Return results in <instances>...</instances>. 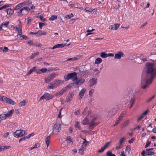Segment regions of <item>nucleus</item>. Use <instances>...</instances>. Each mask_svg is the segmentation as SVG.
I'll return each mask as SVG.
<instances>
[{"label":"nucleus","mask_w":156,"mask_h":156,"mask_svg":"<svg viewBox=\"0 0 156 156\" xmlns=\"http://www.w3.org/2000/svg\"><path fill=\"white\" fill-rule=\"evenodd\" d=\"M129 123V120H127L124 122L122 125V127H124L128 125Z\"/></svg>","instance_id":"nucleus-43"},{"label":"nucleus","mask_w":156,"mask_h":156,"mask_svg":"<svg viewBox=\"0 0 156 156\" xmlns=\"http://www.w3.org/2000/svg\"><path fill=\"white\" fill-rule=\"evenodd\" d=\"M121 121L118 119L115 122V124L114 125V126H117L120 122Z\"/></svg>","instance_id":"nucleus-56"},{"label":"nucleus","mask_w":156,"mask_h":156,"mask_svg":"<svg viewBox=\"0 0 156 156\" xmlns=\"http://www.w3.org/2000/svg\"><path fill=\"white\" fill-rule=\"evenodd\" d=\"M122 147V144L119 143V144L115 147L116 150H118Z\"/></svg>","instance_id":"nucleus-61"},{"label":"nucleus","mask_w":156,"mask_h":156,"mask_svg":"<svg viewBox=\"0 0 156 156\" xmlns=\"http://www.w3.org/2000/svg\"><path fill=\"white\" fill-rule=\"evenodd\" d=\"M7 14L8 15L11 16L12 15L14 12V11L13 9L10 8H9L6 10Z\"/></svg>","instance_id":"nucleus-23"},{"label":"nucleus","mask_w":156,"mask_h":156,"mask_svg":"<svg viewBox=\"0 0 156 156\" xmlns=\"http://www.w3.org/2000/svg\"><path fill=\"white\" fill-rule=\"evenodd\" d=\"M110 142H107L100 149L98 150V152L99 153H101L103 152L108 147V145L109 144Z\"/></svg>","instance_id":"nucleus-14"},{"label":"nucleus","mask_w":156,"mask_h":156,"mask_svg":"<svg viewBox=\"0 0 156 156\" xmlns=\"http://www.w3.org/2000/svg\"><path fill=\"white\" fill-rule=\"evenodd\" d=\"M120 24L118 23H115L114 25V29L116 30L119 27Z\"/></svg>","instance_id":"nucleus-45"},{"label":"nucleus","mask_w":156,"mask_h":156,"mask_svg":"<svg viewBox=\"0 0 156 156\" xmlns=\"http://www.w3.org/2000/svg\"><path fill=\"white\" fill-rule=\"evenodd\" d=\"M73 82H75V84L77 85H81L85 82V80L83 78H82L78 79L76 76L74 79H73Z\"/></svg>","instance_id":"nucleus-7"},{"label":"nucleus","mask_w":156,"mask_h":156,"mask_svg":"<svg viewBox=\"0 0 156 156\" xmlns=\"http://www.w3.org/2000/svg\"><path fill=\"white\" fill-rule=\"evenodd\" d=\"M47 69L45 68H43L40 69V74L41 73H44L47 72Z\"/></svg>","instance_id":"nucleus-38"},{"label":"nucleus","mask_w":156,"mask_h":156,"mask_svg":"<svg viewBox=\"0 0 156 156\" xmlns=\"http://www.w3.org/2000/svg\"><path fill=\"white\" fill-rule=\"evenodd\" d=\"M21 8V6L19 4L17 5L15 7L14 9L15 10H17Z\"/></svg>","instance_id":"nucleus-49"},{"label":"nucleus","mask_w":156,"mask_h":156,"mask_svg":"<svg viewBox=\"0 0 156 156\" xmlns=\"http://www.w3.org/2000/svg\"><path fill=\"white\" fill-rule=\"evenodd\" d=\"M70 5L72 8H76L80 9V7H79V5L78 4H70Z\"/></svg>","instance_id":"nucleus-41"},{"label":"nucleus","mask_w":156,"mask_h":156,"mask_svg":"<svg viewBox=\"0 0 156 156\" xmlns=\"http://www.w3.org/2000/svg\"><path fill=\"white\" fill-rule=\"evenodd\" d=\"M26 101V100H23L21 101L19 104V107H23L25 105Z\"/></svg>","instance_id":"nucleus-32"},{"label":"nucleus","mask_w":156,"mask_h":156,"mask_svg":"<svg viewBox=\"0 0 156 156\" xmlns=\"http://www.w3.org/2000/svg\"><path fill=\"white\" fill-rule=\"evenodd\" d=\"M14 112V109H12L8 112L7 114H5L7 118L9 117L12 115V114Z\"/></svg>","instance_id":"nucleus-24"},{"label":"nucleus","mask_w":156,"mask_h":156,"mask_svg":"<svg viewBox=\"0 0 156 156\" xmlns=\"http://www.w3.org/2000/svg\"><path fill=\"white\" fill-rule=\"evenodd\" d=\"M90 117L92 118V119L89 124V128L90 129L92 130L99 123L97 121L98 115L97 114H91V116Z\"/></svg>","instance_id":"nucleus-1"},{"label":"nucleus","mask_w":156,"mask_h":156,"mask_svg":"<svg viewBox=\"0 0 156 156\" xmlns=\"http://www.w3.org/2000/svg\"><path fill=\"white\" fill-rule=\"evenodd\" d=\"M20 37H22V38H21L20 40H22V39H24V40H27L28 39V37H27L24 35H22L20 36Z\"/></svg>","instance_id":"nucleus-50"},{"label":"nucleus","mask_w":156,"mask_h":156,"mask_svg":"<svg viewBox=\"0 0 156 156\" xmlns=\"http://www.w3.org/2000/svg\"><path fill=\"white\" fill-rule=\"evenodd\" d=\"M63 82V81L57 80L50 83V85H48V87L49 89H54L57 87Z\"/></svg>","instance_id":"nucleus-2"},{"label":"nucleus","mask_w":156,"mask_h":156,"mask_svg":"<svg viewBox=\"0 0 156 156\" xmlns=\"http://www.w3.org/2000/svg\"><path fill=\"white\" fill-rule=\"evenodd\" d=\"M89 123V120L87 117H85L82 122V124L83 125H87Z\"/></svg>","instance_id":"nucleus-21"},{"label":"nucleus","mask_w":156,"mask_h":156,"mask_svg":"<svg viewBox=\"0 0 156 156\" xmlns=\"http://www.w3.org/2000/svg\"><path fill=\"white\" fill-rule=\"evenodd\" d=\"M26 131L23 130H18L14 133V136L16 137L19 138L22 136L26 134Z\"/></svg>","instance_id":"nucleus-4"},{"label":"nucleus","mask_w":156,"mask_h":156,"mask_svg":"<svg viewBox=\"0 0 156 156\" xmlns=\"http://www.w3.org/2000/svg\"><path fill=\"white\" fill-rule=\"evenodd\" d=\"M11 5V4L5 5L0 8V10L6 7H10Z\"/></svg>","instance_id":"nucleus-44"},{"label":"nucleus","mask_w":156,"mask_h":156,"mask_svg":"<svg viewBox=\"0 0 156 156\" xmlns=\"http://www.w3.org/2000/svg\"><path fill=\"white\" fill-rule=\"evenodd\" d=\"M66 90L65 89V88L58 91V92L56 93L55 94V96H58L59 95H62L64 93L65 90Z\"/></svg>","instance_id":"nucleus-16"},{"label":"nucleus","mask_w":156,"mask_h":156,"mask_svg":"<svg viewBox=\"0 0 156 156\" xmlns=\"http://www.w3.org/2000/svg\"><path fill=\"white\" fill-rule=\"evenodd\" d=\"M44 95L45 99L46 101L51 99L54 96L53 95L51 94H50L48 93H45L44 94Z\"/></svg>","instance_id":"nucleus-10"},{"label":"nucleus","mask_w":156,"mask_h":156,"mask_svg":"<svg viewBox=\"0 0 156 156\" xmlns=\"http://www.w3.org/2000/svg\"><path fill=\"white\" fill-rule=\"evenodd\" d=\"M34 71L33 68L30 69L27 73V75L29 76Z\"/></svg>","instance_id":"nucleus-52"},{"label":"nucleus","mask_w":156,"mask_h":156,"mask_svg":"<svg viewBox=\"0 0 156 156\" xmlns=\"http://www.w3.org/2000/svg\"><path fill=\"white\" fill-rule=\"evenodd\" d=\"M93 10H92L89 7H86L85 8V11L86 12H92L93 11Z\"/></svg>","instance_id":"nucleus-47"},{"label":"nucleus","mask_w":156,"mask_h":156,"mask_svg":"<svg viewBox=\"0 0 156 156\" xmlns=\"http://www.w3.org/2000/svg\"><path fill=\"white\" fill-rule=\"evenodd\" d=\"M145 154L147 155H153L154 154V152L151 151L150 150L147 149L145 151Z\"/></svg>","instance_id":"nucleus-17"},{"label":"nucleus","mask_w":156,"mask_h":156,"mask_svg":"<svg viewBox=\"0 0 156 156\" xmlns=\"http://www.w3.org/2000/svg\"><path fill=\"white\" fill-rule=\"evenodd\" d=\"M87 107H86L84 109L83 111L82 112V114L84 116L85 115L87 116L90 115V117L91 116V114H94L93 113H92L90 110H87Z\"/></svg>","instance_id":"nucleus-9"},{"label":"nucleus","mask_w":156,"mask_h":156,"mask_svg":"<svg viewBox=\"0 0 156 156\" xmlns=\"http://www.w3.org/2000/svg\"><path fill=\"white\" fill-rule=\"evenodd\" d=\"M39 54V52L37 51L35 53L33 54L30 56V58L31 59L34 58L36 56L38 55Z\"/></svg>","instance_id":"nucleus-37"},{"label":"nucleus","mask_w":156,"mask_h":156,"mask_svg":"<svg viewBox=\"0 0 156 156\" xmlns=\"http://www.w3.org/2000/svg\"><path fill=\"white\" fill-rule=\"evenodd\" d=\"M39 27L40 29H41L43 26L45 25V24L43 23L40 22L39 23Z\"/></svg>","instance_id":"nucleus-54"},{"label":"nucleus","mask_w":156,"mask_h":156,"mask_svg":"<svg viewBox=\"0 0 156 156\" xmlns=\"http://www.w3.org/2000/svg\"><path fill=\"white\" fill-rule=\"evenodd\" d=\"M135 100V98H134L133 97V98H132L130 101V104L133 105L134 103Z\"/></svg>","instance_id":"nucleus-60"},{"label":"nucleus","mask_w":156,"mask_h":156,"mask_svg":"<svg viewBox=\"0 0 156 156\" xmlns=\"http://www.w3.org/2000/svg\"><path fill=\"white\" fill-rule=\"evenodd\" d=\"M73 16V13H71L70 15H68L66 16V18L70 19L71 17H72Z\"/></svg>","instance_id":"nucleus-64"},{"label":"nucleus","mask_w":156,"mask_h":156,"mask_svg":"<svg viewBox=\"0 0 156 156\" xmlns=\"http://www.w3.org/2000/svg\"><path fill=\"white\" fill-rule=\"evenodd\" d=\"M75 84V82H74L73 83H71L67 85L66 87L65 88V89L66 90L67 88L70 89L71 87H73L74 85Z\"/></svg>","instance_id":"nucleus-31"},{"label":"nucleus","mask_w":156,"mask_h":156,"mask_svg":"<svg viewBox=\"0 0 156 156\" xmlns=\"http://www.w3.org/2000/svg\"><path fill=\"white\" fill-rule=\"evenodd\" d=\"M125 55L121 51H119L117 53L115 54V59H120L122 57L124 56Z\"/></svg>","instance_id":"nucleus-11"},{"label":"nucleus","mask_w":156,"mask_h":156,"mask_svg":"<svg viewBox=\"0 0 156 156\" xmlns=\"http://www.w3.org/2000/svg\"><path fill=\"white\" fill-rule=\"evenodd\" d=\"M40 146V144L39 143H37L36 144H35L34 147H31L30 148V150H32V149H33L34 148H37L39 147Z\"/></svg>","instance_id":"nucleus-39"},{"label":"nucleus","mask_w":156,"mask_h":156,"mask_svg":"<svg viewBox=\"0 0 156 156\" xmlns=\"http://www.w3.org/2000/svg\"><path fill=\"white\" fill-rule=\"evenodd\" d=\"M27 44L29 45H34L33 41L31 40L27 42Z\"/></svg>","instance_id":"nucleus-51"},{"label":"nucleus","mask_w":156,"mask_h":156,"mask_svg":"<svg viewBox=\"0 0 156 156\" xmlns=\"http://www.w3.org/2000/svg\"><path fill=\"white\" fill-rule=\"evenodd\" d=\"M18 32L19 34V35L20 36L22 35V30L21 27L20 28V30L19 31H18Z\"/></svg>","instance_id":"nucleus-57"},{"label":"nucleus","mask_w":156,"mask_h":156,"mask_svg":"<svg viewBox=\"0 0 156 156\" xmlns=\"http://www.w3.org/2000/svg\"><path fill=\"white\" fill-rule=\"evenodd\" d=\"M77 76V73H76L74 72L69 73H67L64 76V78L65 80L67 81L69 80L70 79L73 78L74 79Z\"/></svg>","instance_id":"nucleus-5"},{"label":"nucleus","mask_w":156,"mask_h":156,"mask_svg":"<svg viewBox=\"0 0 156 156\" xmlns=\"http://www.w3.org/2000/svg\"><path fill=\"white\" fill-rule=\"evenodd\" d=\"M130 151V148L129 146L127 145L126 147L125 151L128 152V153L129 154Z\"/></svg>","instance_id":"nucleus-46"},{"label":"nucleus","mask_w":156,"mask_h":156,"mask_svg":"<svg viewBox=\"0 0 156 156\" xmlns=\"http://www.w3.org/2000/svg\"><path fill=\"white\" fill-rule=\"evenodd\" d=\"M9 49L8 48L6 47H4L3 49V52H6L8 51Z\"/></svg>","instance_id":"nucleus-59"},{"label":"nucleus","mask_w":156,"mask_h":156,"mask_svg":"<svg viewBox=\"0 0 156 156\" xmlns=\"http://www.w3.org/2000/svg\"><path fill=\"white\" fill-rule=\"evenodd\" d=\"M57 16L56 15H52L51 17L49 18V20L53 21L57 19Z\"/></svg>","instance_id":"nucleus-42"},{"label":"nucleus","mask_w":156,"mask_h":156,"mask_svg":"<svg viewBox=\"0 0 156 156\" xmlns=\"http://www.w3.org/2000/svg\"><path fill=\"white\" fill-rule=\"evenodd\" d=\"M50 136H48L45 139V143L46 144L47 146L48 147L49 145V144L50 142Z\"/></svg>","instance_id":"nucleus-22"},{"label":"nucleus","mask_w":156,"mask_h":156,"mask_svg":"<svg viewBox=\"0 0 156 156\" xmlns=\"http://www.w3.org/2000/svg\"><path fill=\"white\" fill-rule=\"evenodd\" d=\"M100 56L102 58H105L108 57L107 54L102 52L100 54Z\"/></svg>","instance_id":"nucleus-35"},{"label":"nucleus","mask_w":156,"mask_h":156,"mask_svg":"<svg viewBox=\"0 0 156 156\" xmlns=\"http://www.w3.org/2000/svg\"><path fill=\"white\" fill-rule=\"evenodd\" d=\"M61 129V125L58 123H56L53 128V131L56 132H59Z\"/></svg>","instance_id":"nucleus-8"},{"label":"nucleus","mask_w":156,"mask_h":156,"mask_svg":"<svg viewBox=\"0 0 156 156\" xmlns=\"http://www.w3.org/2000/svg\"><path fill=\"white\" fill-rule=\"evenodd\" d=\"M73 96L74 95L72 93L69 94L66 98V101L67 102L70 101Z\"/></svg>","instance_id":"nucleus-19"},{"label":"nucleus","mask_w":156,"mask_h":156,"mask_svg":"<svg viewBox=\"0 0 156 156\" xmlns=\"http://www.w3.org/2000/svg\"><path fill=\"white\" fill-rule=\"evenodd\" d=\"M86 88H83L80 92L79 95L80 99H81L83 98L86 92Z\"/></svg>","instance_id":"nucleus-12"},{"label":"nucleus","mask_w":156,"mask_h":156,"mask_svg":"<svg viewBox=\"0 0 156 156\" xmlns=\"http://www.w3.org/2000/svg\"><path fill=\"white\" fill-rule=\"evenodd\" d=\"M102 60L99 58H96L95 60V63L96 64H99L101 62Z\"/></svg>","instance_id":"nucleus-33"},{"label":"nucleus","mask_w":156,"mask_h":156,"mask_svg":"<svg viewBox=\"0 0 156 156\" xmlns=\"http://www.w3.org/2000/svg\"><path fill=\"white\" fill-rule=\"evenodd\" d=\"M46 34V32H42L41 31V32H39L38 35L40 36H41L42 35H45Z\"/></svg>","instance_id":"nucleus-63"},{"label":"nucleus","mask_w":156,"mask_h":156,"mask_svg":"<svg viewBox=\"0 0 156 156\" xmlns=\"http://www.w3.org/2000/svg\"><path fill=\"white\" fill-rule=\"evenodd\" d=\"M26 139H27L26 136L21 138L19 140V142L20 143L22 141L25 140Z\"/></svg>","instance_id":"nucleus-58"},{"label":"nucleus","mask_w":156,"mask_h":156,"mask_svg":"<svg viewBox=\"0 0 156 156\" xmlns=\"http://www.w3.org/2000/svg\"><path fill=\"white\" fill-rule=\"evenodd\" d=\"M94 90L93 89H92L90 90L89 92V95L90 96H92V95L93 94L94 92Z\"/></svg>","instance_id":"nucleus-48"},{"label":"nucleus","mask_w":156,"mask_h":156,"mask_svg":"<svg viewBox=\"0 0 156 156\" xmlns=\"http://www.w3.org/2000/svg\"><path fill=\"white\" fill-rule=\"evenodd\" d=\"M107 156H116V155L113 154L112 153L111 151H108L106 153Z\"/></svg>","instance_id":"nucleus-40"},{"label":"nucleus","mask_w":156,"mask_h":156,"mask_svg":"<svg viewBox=\"0 0 156 156\" xmlns=\"http://www.w3.org/2000/svg\"><path fill=\"white\" fill-rule=\"evenodd\" d=\"M58 74L56 73H54L48 76L45 79V82L48 83L52 80Z\"/></svg>","instance_id":"nucleus-6"},{"label":"nucleus","mask_w":156,"mask_h":156,"mask_svg":"<svg viewBox=\"0 0 156 156\" xmlns=\"http://www.w3.org/2000/svg\"><path fill=\"white\" fill-rule=\"evenodd\" d=\"M90 87H92L97 83V79L95 78H94L92 79H90Z\"/></svg>","instance_id":"nucleus-13"},{"label":"nucleus","mask_w":156,"mask_h":156,"mask_svg":"<svg viewBox=\"0 0 156 156\" xmlns=\"http://www.w3.org/2000/svg\"><path fill=\"white\" fill-rule=\"evenodd\" d=\"M65 44H58L54 46L52 48H51L53 49L57 48H62L65 46Z\"/></svg>","instance_id":"nucleus-15"},{"label":"nucleus","mask_w":156,"mask_h":156,"mask_svg":"<svg viewBox=\"0 0 156 156\" xmlns=\"http://www.w3.org/2000/svg\"><path fill=\"white\" fill-rule=\"evenodd\" d=\"M66 141L68 144H72L73 143L71 137L70 136H68L66 139Z\"/></svg>","instance_id":"nucleus-29"},{"label":"nucleus","mask_w":156,"mask_h":156,"mask_svg":"<svg viewBox=\"0 0 156 156\" xmlns=\"http://www.w3.org/2000/svg\"><path fill=\"white\" fill-rule=\"evenodd\" d=\"M33 69L34 70V71L37 74H40V69H38L37 67L36 66H34L33 67Z\"/></svg>","instance_id":"nucleus-28"},{"label":"nucleus","mask_w":156,"mask_h":156,"mask_svg":"<svg viewBox=\"0 0 156 156\" xmlns=\"http://www.w3.org/2000/svg\"><path fill=\"white\" fill-rule=\"evenodd\" d=\"M10 147V146H0V152H1L4 150H6L8 149H9Z\"/></svg>","instance_id":"nucleus-25"},{"label":"nucleus","mask_w":156,"mask_h":156,"mask_svg":"<svg viewBox=\"0 0 156 156\" xmlns=\"http://www.w3.org/2000/svg\"><path fill=\"white\" fill-rule=\"evenodd\" d=\"M95 30L94 29H93L91 30H87V34H86V36H87L89 35H90V34H93L94 33H92L91 32L94 30Z\"/></svg>","instance_id":"nucleus-36"},{"label":"nucleus","mask_w":156,"mask_h":156,"mask_svg":"<svg viewBox=\"0 0 156 156\" xmlns=\"http://www.w3.org/2000/svg\"><path fill=\"white\" fill-rule=\"evenodd\" d=\"M126 139L125 137H122L119 140V143L122 144L123 143V142Z\"/></svg>","instance_id":"nucleus-53"},{"label":"nucleus","mask_w":156,"mask_h":156,"mask_svg":"<svg viewBox=\"0 0 156 156\" xmlns=\"http://www.w3.org/2000/svg\"><path fill=\"white\" fill-rule=\"evenodd\" d=\"M80 122L76 121L75 122L74 124V127L76 129H78L80 130H81L82 129L81 127L79 125Z\"/></svg>","instance_id":"nucleus-18"},{"label":"nucleus","mask_w":156,"mask_h":156,"mask_svg":"<svg viewBox=\"0 0 156 156\" xmlns=\"http://www.w3.org/2000/svg\"><path fill=\"white\" fill-rule=\"evenodd\" d=\"M39 18L40 19L41 21H42L43 22H45V21L46 20V19L45 18H44L43 16H40Z\"/></svg>","instance_id":"nucleus-62"},{"label":"nucleus","mask_w":156,"mask_h":156,"mask_svg":"<svg viewBox=\"0 0 156 156\" xmlns=\"http://www.w3.org/2000/svg\"><path fill=\"white\" fill-rule=\"evenodd\" d=\"M9 23V21H6L5 22H3L1 24L2 26H3V27H7L8 26Z\"/></svg>","instance_id":"nucleus-26"},{"label":"nucleus","mask_w":156,"mask_h":156,"mask_svg":"<svg viewBox=\"0 0 156 156\" xmlns=\"http://www.w3.org/2000/svg\"><path fill=\"white\" fill-rule=\"evenodd\" d=\"M7 118L5 114H2L0 115V119L2 120H5Z\"/></svg>","instance_id":"nucleus-34"},{"label":"nucleus","mask_w":156,"mask_h":156,"mask_svg":"<svg viewBox=\"0 0 156 156\" xmlns=\"http://www.w3.org/2000/svg\"><path fill=\"white\" fill-rule=\"evenodd\" d=\"M30 10L28 7H24L20 9L16 13L19 17H21L23 15H25L27 14V12Z\"/></svg>","instance_id":"nucleus-3"},{"label":"nucleus","mask_w":156,"mask_h":156,"mask_svg":"<svg viewBox=\"0 0 156 156\" xmlns=\"http://www.w3.org/2000/svg\"><path fill=\"white\" fill-rule=\"evenodd\" d=\"M6 102L7 103L10 104H12V105H15L16 104V103L10 98H8Z\"/></svg>","instance_id":"nucleus-20"},{"label":"nucleus","mask_w":156,"mask_h":156,"mask_svg":"<svg viewBox=\"0 0 156 156\" xmlns=\"http://www.w3.org/2000/svg\"><path fill=\"white\" fill-rule=\"evenodd\" d=\"M8 98L4 96H0V100L6 103L7 102Z\"/></svg>","instance_id":"nucleus-27"},{"label":"nucleus","mask_w":156,"mask_h":156,"mask_svg":"<svg viewBox=\"0 0 156 156\" xmlns=\"http://www.w3.org/2000/svg\"><path fill=\"white\" fill-rule=\"evenodd\" d=\"M86 148V147H83L79 150V153L81 154H83L84 150Z\"/></svg>","instance_id":"nucleus-30"},{"label":"nucleus","mask_w":156,"mask_h":156,"mask_svg":"<svg viewBox=\"0 0 156 156\" xmlns=\"http://www.w3.org/2000/svg\"><path fill=\"white\" fill-rule=\"evenodd\" d=\"M154 97H155L154 95H153L151 98H149L147 100V102L149 103L154 98Z\"/></svg>","instance_id":"nucleus-55"}]
</instances>
